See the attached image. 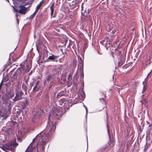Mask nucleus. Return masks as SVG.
I'll return each instance as SVG.
<instances>
[{
    "instance_id": "nucleus-13",
    "label": "nucleus",
    "mask_w": 152,
    "mask_h": 152,
    "mask_svg": "<svg viewBox=\"0 0 152 152\" xmlns=\"http://www.w3.org/2000/svg\"><path fill=\"white\" fill-rule=\"evenodd\" d=\"M38 136V135H37L36 137H35V138L33 140V142H34L35 140L37 138V136Z\"/></svg>"
},
{
    "instance_id": "nucleus-6",
    "label": "nucleus",
    "mask_w": 152,
    "mask_h": 152,
    "mask_svg": "<svg viewBox=\"0 0 152 152\" xmlns=\"http://www.w3.org/2000/svg\"><path fill=\"white\" fill-rule=\"evenodd\" d=\"M42 4V2H41L36 7V11L37 12L38 11V10L39 9L40 6H41V5Z\"/></svg>"
},
{
    "instance_id": "nucleus-4",
    "label": "nucleus",
    "mask_w": 152,
    "mask_h": 152,
    "mask_svg": "<svg viewBox=\"0 0 152 152\" xmlns=\"http://www.w3.org/2000/svg\"><path fill=\"white\" fill-rule=\"evenodd\" d=\"M113 28V25L111 24L108 25L106 27V29L108 31H110Z\"/></svg>"
},
{
    "instance_id": "nucleus-17",
    "label": "nucleus",
    "mask_w": 152,
    "mask_h": 152,
    "mask_svg": "<svg viewBox=\"0 0 152 152\" xmlns=\"http://www.w3.org/2000/svg\"><path fill=\"white\" fill-rule=\"evenodd\" d=\"M50 136V135L49 134H48L47 135V137H48Z\"/></svg>"
},
{
    "instance_id": "nucleus-10",
    "label": "nucleus",
    "mask_w": 152,
    "mask_h": 152,
    "mask_svg": "<svg viewBox=\"0 0 152 152\" xmlns=\"http://www.w3.org/2000/svg\"><path fill=\"white\" fill-rule=\"evenodd\" d=\"M18 140L20 142H21V139H20V137H18Z\"/></svg>"
},
{
    "instance_id": "nucleus-14",
    "label": "nucleus",
    "mask_w": 152,
    "mask_h": 152,
    "mask_svg": "<svg viewBox=\"0 0 152 152\" xmlns=\"http://www.w3.org/2000/svg\"><path fill=\"white\" fill-rule=\"evenodd\" d=\"M42 145H44L45 144V142L44 141H43V140L42 141Z\"/></svg>"
},
{
    "instance_id": "nucleus-2",
    "label": "nucleus",
    "mask_w": 152,
    "mask_h": 152,
    "mask_svg": "<svg viewBox=\"0 0 152 152\" xmlns=\"http://www.w3.org/2000/svg\"><path fill=\"white\" fill-rule=\"evenodd\" d=\"M23 94V93L21 91L17 92L16 95L14 99V100L16 101L21 99L22 98L21 96Z\"/></svg>"
},
{
    "instance_id": "nucleus-19",
    "label": "nucleus",
    "mask_w": 152,
    "mask_h": 152,
    "mask_svg": "<svg viewBox=\"0 0 152 152\" xmlns=\"http://www.w3.org/2000/svg\"><path fill=\"white\" fill-rule=\"evenodd\" d=\"M49 119H50V116H49Z\"/></svg>"
},
{
    "instance_id": "nucleus-3",
    "label": "nucleus",
    "mask_w": 152,
    "mask_h": 152,
    "mask_svg": "<svg viewBox=\"0 0 152 152\" xmlns=\"http://www.w3.org/2000/svg\"><path fill=\"white\" fill-rule=\"evenodd\" d=\"M34 148L31 147V144L27 148L26 152H39L38 151H33Z\"/></svg>"
},
{
    "instance_id": "nucleus-8",
    "label": "nucleus",
    "mask_w": 152,
    "mask_h": 152,
    "mask_svg": "<svg viewBox=\"0 0 152 152\" xmlns=\"http://www.w3.org/2000/svg\"><path fill=\"white\" fill-rule=\"evenodd\" d=\"M55 129V126H53V128L49 131V132L50 133V132L53 130V131H54Z\"/></svg>"
},
{
    "instance_id": "nucleus-15",
    "label": "nucleus",
    "mask_w": 152,
    "mask_h": 152,
    "mask_svg": "<svg viewBox=\"0 0 152 152\" xmlns=\"http://www.w3.org/2000/svg\"><path fill=\"white\" fill-rule=\"evenodd\" d=\"M44 136H45V135H44V136H42V137H41V138H42V140H44V138H45V137L44 138H43V137H44Z\"/></svg>"
},
{
    "instance_id": "nucleus-1",
    "label": "nucleus",
    "mask_w": 152,
    "mask_h": 152,
    "mask_svg": "<svg viewBox=\"0 0 152 152\" xmlns=\"http://www.w3.org/2000/svg\"><path fill=\"white\" fill-rule=\"evenodd\" d=\"M14 10V12H17L21 14H24L27 11V9L24 6H20L18 7L19 10H18L14 7H13Z\"/></svg>"
},
{
    "instance_id": "nucleus-12",
    "label": "nucleus",
    "mask_w": 152,
    "mask_h": 152,
    "mask_svg": "<svg viewBox=\"0 0 152 152\" xmlns=\"http://www.w3.org/2000/svg\"><path fill=\"white\" fill-rule=\"evenodd\" d=\"M84 107H85V108L86 109V115H87V111H88V110H87V109L86 107L84 105Z\"/></svg>"
},
{
    "instance_id": "nucleus-7",
    "label": "nucleus",
    "mask_w": 152,
    "mask_h": 152,
    "mask_svg": "<svg viewBox=\"0 0 152 152\" xmlns=\"http://www.w3.org/2000/svg\"><path fill=\"white\" fill-rule=\"evenodd\" d=\"M50 9H51V10L50 14H51V16H52L53 15V8L52 6L50 7Z\"/></svg>"
},
{
    "instance_id": "nucleus-9",
    "label": "nucleus",
    "mask_w": 152,
    "mask_h": 152,
    "mask_svg": "<svg viewBox=\"0 0 152 152\" xmlns=\"http://www.w3.org/2000/svg\"><path fill=\"white\" fill-rule=\"evenodd\" d=\"M143 85H144V82H143ZM145 88H145V86L144 85V87H143V90L142 91V92H144V91L145 89Z\"/></svg>"
},
{
    "instance_id": "nucleus-11",
    "label": "nucleus",
    "mask_w": 152,
    "mask_h": 152,
    "mask_svg": "<svg viewBox=\"0 0 152 152\" xmlns=\"http://www.w3.org/2000/svg\"><path fill=\"white\" fill-rule=\"evenodd\" d=\"M149 57V60H151V57H152V55L151 54L150 55Z\"/></svg>"
},
{
    "instance_id": "nucleus-16",
    "label": "nucleus",
    "mask_w": 152,
    "mask_h": 152,
    "mask_svg": "<svg viewBox=\"0 0 152 152\" xmlns=\"http://www.w3.org/2000/svg\"><path fill=\"white\" fill-rule=\"evenodd\" d=\"M37 87V86H35V87L34 88V89H33V90H34V91H35V89L36 88V87Z\"/></svg>"
},
{
    "instance_id": "nucleus-5",
    "label": "nucleus",
    "mask_w": 152,
    "mask_h": 152,
    "mask_svg": "<svg viewBox=\"0 0 152 152\" xmlns=\"http://www.w3.org/2000/svg\"><path fill=\"white\" fill-rule=\"evenodd\" d=\"M56 56L52 55L51 56H50L49 57L48 59L50 60H53L56 58Z\"/></svg>"
},
{
    "instance_id": "nucleus-18",
    "label": "nucleus",
    "mask_w": 152,
    "mask_h": 152,
    "mask_svg": "<svg viewBox=\"0 0 152 152\" xmlns=\"http://www.w3.org/2000/svg\"><path fill=\"white\" fill-rule=\"evenodd\" d=\"M41 141V140H39V142H40Z\"/></svg>"
}]
</instances>
